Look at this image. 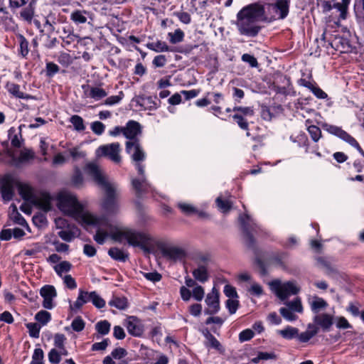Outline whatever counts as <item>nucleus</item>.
Listing matches in <instances>:
<instances>
[{"label": "nucleus", "instance_id": "nucleus-22", "mask_svg": "<svg viewBox=\"0 0 364 364\" xmlns=\"http://www.w3.org/2000/svg\"><path fill=\"white\" fill-rule=\"evenodd\" d=\"M308 304L311 311L316 314V315L319 314L320 311L325 310L328 306V303L323 298L317 296H310L308 298Z\"/></svg>", "mask_w": 364, "mask_h": 364}, {"label": "nucleus", "instance_id": "nucleus-9", "mask_svg": "<svg viewBox=\"0 0 364 364\" xmlns=\"http://www.w3.org/2000/svg\"><path fill=\"white\" fill-rule=\"evenodd\" d=\"M321 127L324 130L328 132L329 134L338 136V138L347 142L353 147L355 148L358 151V152L364 157V151L360 146L359 144L355 140V139L350 136L346 131L343 130L341 127L328 124L327 123H323L321 124Z\"/></svg>", "mask_w": 364, "mask_h": 364}, {"label": "nucleus", "instance_id": "nucleus-46", "mask_svg": "<svg viewBox=\"0 0 364 364\" xmlns=\"http://www.w3.org/2000/svg\"><path fill=\"white\" fill-rule=\"evenodd\" d=\"M31 337L37 338L40 335L41 325L37 323H28L26 324Z\"/></svg>", "mask_w": 364, "mask_h": 364}, {"label": "nucleus", "instance_id": "nucleus-10", "mask_svg": "<svg viewBox=\"0 0 364 364\" xmlns=\"http://www.w3.org/2000/svg\"><path fill=\"white\" fill-rule=\"evenodd\" d=\"M121 148L117 142L100 146L95 151L97 158L106 157L115 164L121 161Z\"/></svg>", "mask_w": 364, "mask_h": 364}, {"label": "nucleus", "instance_id": "nucleus-15", "mask_svg": "<svg viewBox=\"0 0 364 364\" xmlns=\"http://www.w3.org/2000/svg\"><path fill=\"white\" fill-rule=\"evenodd\" d=\"M124 326L128 333L134 337H141L144 332L143 321L134 316H128L124 322Z\"/></svg>", "mask_w": 364, "mask_h": 364}, {"label": "nucleus", "instance_id": "nucleus-37", "mask_svg": "<svg viewBox=\"0 0 364 364\" xmlns=\"http://www.w3.org/2000/svg\"><path fill=\"white\" fill-rule=\"evenodd\" d=\"M87 11L77 10L71 14L70 18L77 24L85 23L87 20Z\"/></svg>", "mask_w": 364, "mask_h": 364}, {"label": "nucleus", "instance_id": "nucleus-64", "mask_svg": "<svg viewBox=\"0 0 364 364\" xmlns=\"http://www.w3.org/2000/svg\"><path fill=\"white\" fill-rule=\"evenodd\" d=\"M109 339H105L101 342L95 343L92 346V350L95 351L104 350L109 345Z\"/></svg>", "mask_w": 364, "mask_h": 364}, {"label": "nucleus", "instance_id": "nucleus-61", "mask_svg": "<svg viewBox=\"0 0 364 364\" xmlns=\"http://www.w3.org/2000/svg\"><path fill=\"white\" fill-rule=\"evenodd\" d=\"M267 320L274 325H279L282 323L281 317L276 312H271L268 314Z\"/></svg>", "mask_w": 364, "mask_h": 364}, {"label": "nucleus", "instance_id": "nucleus-3", "mask_svg": "<svg viewBox=\"0 0 364 364\" xmlns=\"http://www.w3.org/2000/svg\"><path fill=\"white\" fill-rule=\"evenodd\" d=\"M50 196L51 203L55 200L58 208L64 215L73 218L86 229L92 228L97 230L105 215H97L85 210L76 196L69 191H61L54 198L50 195Z\"/></svg>", "mask_w": 364, "mask_h": 364}, {"label": "nucleus", "instance_id": "nucleus-50", "mask_svg": "<svg viewBox=\"0 0 364 364\" xmlns=\"http://www.w3.org/2000/svg\"><path fill=\"white\" fill-rule=\"evenodd\" d=\"M92 304L98 308L101 309L105 306V301L95 291H92Z\"/></svg>", "mask_w": 364, "mask_h": 364}, {"label": "nucleus", "instance_id": "nucleus-62", "mask_svg": "<svg viewBox=\"0 0 364 364\" xmlns=\"http://www.w3.org/2000/svg\"><path fill=\"white\" fill-rule=\"evenodd\" d=\"M167 62V59L164 55H156L153 60V65L157 68L164 67Z\"/></svg>", "mask_w": 364, "mask_h": 364}, {"label": "nucleus", "instance_id": "nucleus-39", "mask_svg": "<svg viewBox=\"0 0 364 364\" xmlns=\"http://www.w3.org/2000/svg\"><path fill=\"white\" fill-rule=\"evenodd\" d=\"M168 38L172 44H176L183 41L184 33L180 28L174 31V32H170L168 33Z\"/></svg>", "mask_w": 364, "mask_h": 364}, {"label": "nucleus", "instance_id": "nucleus-28", "mask_svg": "<svg viewBox=\"0 0 364 364\" xmlns=\"http://www.w3.org/2000/svg\"><path fill=\"white\" fill-rule=\"evenodd\" d=\"M192 273L195 279L202 283L208 281L209 278L207 267L204 264H199L196 269L193 270Z\"/></svg>", "mask_w": 364, "mask_h": 364}, {"label": "nucleus", "instance_id": "nucleus-21", "mask_svg": "<svg viewBox=\"0 0 364 364\" xmlns=\"http://www.w3.org/2000/svg\"><path fill=\"white\" fill-rule=\"evenodd\" d=\"M82 88L85 97H90L95 100H99L107 95L105 90L98 87H90L88 85H83Z\"/></svg>", "mask_w": 364, "mask_h": 364}, {"label": "nucleus", "instance_id": "nucleus-49", "mask_svg": "<svg viewBox=\"0 0 364 364\" xmlns=\"http://www.w3.org/2000/svg\"><path fill=\"white\" fill-rule=\"evenodd\" d=\"M109 304L122 310L127 307V301L124 298H114L109 302Z\"/></svg>", "mask_w": 364, "mask_h": 364}, {"label": "nucleus", "instance_id": "nucleus-23", "mask_svg": "<svg viewBox=\"0 0 364 364\" xmlns=\"http://www.w3.org/2000/svg\"><path fill=\"white\" fill-rule=\"evenodd\" d=\"M92 291L88 292L80 289L77 300L70 304V309L73 311L80 309L85 304L92 302Z\"/></svg>", "mask_w": 364, "mask_h": 364}, {"label": "nucleus", "instance_id": "nucleus-63", "mask_svg": "<svg viewBox=\"0 0 364 364\" xmlns=\"http://www.w3.org/2000/svg\"><path fill=\"white\" fill-rule=\"evenodd\" d=\"M48 359L50 363H58L61 358L60 357V353L56 349H52L48 353Z\"/></svg>", "mask_w": 364, "mask_h": 364}, {"label": "nucleus", "instance_id": "nucleus-60", "mask_svg": "<svg viewBox=\"0 0 364 364\" xmlns=\"http://www.w3.org/2000/svg\"><path fill=\"white\" fill-rule=\"evenodd\" d=\"M204 289L201 286L196 285L193 289V296L197 301H201L204 297Z\"/></svg>", "mask_w": 364, "mask_h": 364}, {"label": "nucleus", "instance_id": "nucleus-24", "mask_svg": "<svg viewBox=\"0 0 364 364\" xmlns=\"http://www.w3.org/2000/svg\"><path fill=\"white\" fill-rule=\"evenodd\" d=\"M8 136L11 140L12 146L19 148L23 141L21 126H19L18 127H11L8 131Z\"/></svg>", "mask_w": 364, "mask_h": 364}, {"label": "nucleus", "instance_id": "nucleus-34", "mask_svg": "<svg viewBox=\"0 0 364 364\" xmlns=\"http://www.w3.org/2000/svg\"><path fill=\"white\" fill-rule=\"evenodd\" d=\"M108 254L112 259L120 262H124L128 258V255L117 247L110 248Z\"/></svg>", "mask_w": 364, "mask_h": 364}, {"label": "nucleus", "instance_id": "nucleus-38", "mask_svg": "<svg viewBox=\"0 0 364 364\" xmlns=\"http://www.w3.org/2000/svg\"><path fill=\"white\" fill-rule=\"evenodd\" d=\"M309 124L310 120L307 119L306 121V125L308 126L307 130L313 141L317 142L321 136V131L318 127L315 125H309Z\"/></svg>", "mask_w": 364, "mask_h": 364}, {"label": "nucleus", "instance_id": "nucleus-51", "mask_svg": "<svg viewBox=\"0 0 364 364\" xmlns=\"http://www.w3.org/2000/svg\"><path fill=\"white\" fill-rule=\"evenodd\" d=\"M43 351L41 348H36L34 350L33 356H32V361L31 364H43Z\"/></svg>", "mask_w": 364, "mask_h": 364}, {"label": "nucleus", "instance_id": "nucleus-33", "mask_svg": "<svg viewBox=\"0 0 364 364\" xmlns=\"http://www.w3.org/2000/svg\"><path fill=\"white\" fill-rule=\"evenodd\" d=\"M215 202L219 210L224 213H228L232 208V203L222 196H218Z\"/></svg>", "mask_w": 364, "mask_h": 364}, {"label": "nucleus", "instance_id": "nucleus-27", "mask_svg": "<svg viewBox=\"0 0 364 364\" xmlns=\"http://www.w3.org/2000/svg\"><path fill=\"white\" fill-rule=\"evenodd\" d=\"M177 207L181 210V211L187 215H191L193 214H198L199 216L203 217L205 214L203 212L198 211V209L194 207L193 205L186 203V202H179L177 204Z\"/></svg>", "mask_w": 364, "mask_h": 364}, {"label": "nucleus", "instance_id": "nucleus-11", "mask_svg": "<svg viewBox=\"0 0 364 364\" xmlns=\"http://www.w3.org/2000/svg\"><path fill=\"white\" fill-rule=\"evenodd\" d=\"M9 6L15 11L23 7L20 11V17L28 22H31L34 15V4L31 0H9Z\"/></svg>", "mask_w": 364, "mask_h": 364}, {"label": "nucleus", "instance_id": "nucleus-29", "mask_svg": "<svg viewBox=\"0 0 364 364\" xmlns=\"http://www.w3.org/2000/svg\"><path fill=\"white\" fill-rule=\"evenodd\" d=\"M70 183L73 186L80 188L84 186L85 178L79 167L75 166Z\"/></svg>", "mask_w": 364, "mask_h": 364}, {"label": "nucleus", "instance_id": "nucleus-45", "mask_svg": "<svg viewBox=\"0 0 364 364\" xmlns=\"http://www.w3.org/2000/svg\"><path fill=\"white\" fill-rule=\"evenodd\" d=\"M70 122L73 125L75 129L78 132H82L85 129L83 119L78 115H73L70 117Z\"/></svg>", "mask_w": 364, "mask_h": 364}, {"label": "nucleus", "instance_id": "nucleus-30", "mask_svg": "<svg viewBox=\"0 0 364 364\" xmlns=\"http://www.w3.org/2000/svg\"><path fill=\"white\" fill-rule=\"evenodd\" d=\"M298 332V328L291 326H287L284 328L278 330L277 331V334L281 336L283 338L287 340H291L293 338H297Z\"/></svg>", "mask_w": 364, "mask_h": 364}, {"label": "nucleus", "instance_id": "nucleus-1", "mask_svg": "<svg viewBox=\"0 0 364 364\" xmlns=\"http://www.w3.org/2000/svg\"><path fill=\"white\" fill-rule=\"evenodd\" d=\"M108 237L119 242L126 240L130 246L140 247L145 252H149L155 244L154 237L149 232L112 223L105 215L94 238L102 245Z\"/></svg>", "mask_w": 364, "mask_h": 364}, {"label": "nucleus", "instance_id": "nucleus-36", "mask_svg": "<svg viewBox=\"0 0 364 364\" xmlns=\"http://www.w3.org/2000/svg\"><path fill=\"white\" fill-rule=\"evenodd\" d=\"M6 89L11 95L17 98H26L24 93L20 90V86L14 82H7Z\"/></svg>", "mask_w": 364, "mask_h": 364}, {"label": "nucleus", "instance_id": "nucleus-16", "mask_svg": "<svg viewBox=\"0 0 364 364\" xmlns=\"http://www.w3.org/2000/svg\"><path fill=\"white\" fill-rule=\"evenodd\" d=\"M205 301L208 306L205 314H215L219 311V294L215 288H213L211 292L208 294Z\"/></svg>", "mask_w": 364, "mask_h": 364}, {"label": "nucleus", "instance_id": "nucleus-32", "mask_svg": "<svg viewBox=\"0 0 364 364\" xmlns=\"http://www.w3.org/2000/svg\"><path fill=\"white\" fill-rule=\"evenodd\" d=\"M147 48L156 53L168 52L171 50L166 43L161 41L149 43L147 44Z\"/></svg>", "mask_w": 364, "mask_h": 364}, {"label": "nucleus", "instance_id": "nucleus-44", "mask_svg": "<svg viewBox=\"0 0 364 364\" xmlns=\"http://www.w3.org/2000/svg\"><path fill=\"white\" fill-rule=\"evenodd\" d=\"M279 313L287 321L292 322L298 318L296 314L286 306L280 308Z\"/></svg>", "mask_w": 364, "mask_h": 364}, {"label": "nucleus", "instance_id": "nucleus-42", "mask_svg": "<svg viewBox=\"0 0 364 364\" xmlns=\"http://www.w3.org/2000/svg\"><path fill=\"white\" fill-rule=\"evenodd\" d=\"M53 269L58 276L63 277V273H67L70 270L71 264L69 262L63 261L59 264H55L53 267Z\"/></svg>", "mask_w": 364, "mask_h": 364}, {"label": "nucleus", "instance_id": "nucleus-17", "mask_svg": "<svg viewBox=\"0 0 364 364\" xmlns=\"http://www.w3.org/2000/svg\"><path fill=\"white\" fill-rule=\"evenodd\" d=\"M40 294L43 298V306L47 309H52L54 306L53 300L57 296L55 287L45 285L40 289Z\"/></svg>", "mask_w": 364, "mask_h": 364}, {"label": "nucleus", "instance_id": "nucleus-57", "mask_svg": "<svg viewBox=\"0 0 364 364\" xmlns=\"http://www.w3.org/2000/svg\"><path fill=\"white\" fill-rule=\"evenodd\" d=\"M55 224L56 228L58 229H60V230L72 227V225L69 224L68 221L63 217L55 218Z\"/></svg>", "mask_w": 364, "mask_h": 364}, {"label": "nucleus", "instance_id": "nucleus-2", "mask_svg": "<svg viewBox=\"0 0 364 364\" xmlns=\"http://www.w3.org/2000/svg\"><path fill=\"white\" fill-rule=\"evenodd\" d=\"M16 187H17L20 196L28 203L44 212L51 210V198L48 193L38 191L28 183H18L10 174L0 178V193L5 202L13 199Z\"/></svg>", "mask_w": 364, "mask_h": 364}, {"label": "nucleus", "instance_id": "nucleus-54", "mask_svg": "<svg viewBox=\"0 0 364 364\" xmlns=\"http://www.w3.org/2000/svg\"><path fill=\"white\" fill-rule=\"evenodd\" d=\"M124 97V93L120 91L117 95H113L107 97L105 100V104L107 105H114L118 104Z\"/></svg>", "mask_w": 364, "mask_h": 364}, {"label": "nucleus", "instance_id": "nucleus-26", "mask_svg": "<svg viewBox=\"0 0 364 364\" xmlns=\"http://www.w3.org/2000/svg\"><path fill=\"white\" fill-rule=\"evenodd\" d=\"M58 234L62 240L70 242L79 235L80 231L76 227L73 225L67 229L60 230Z\"/></svg>", "mask_w": 364, "mask_h": 364}, {"label": "nucleus", "instance_id": "nucleus-14", "mask_svg": "<svg viewBox=\"0 0 364 364\" xmlns=\"http://www.w3.org/2000/svg\"><path fill=\"white\" fill-rule=\"evenodd\" d=\"M232 111L236 112L233 118L238 126L242 129H247V119L254 115L253 109L250 107H235Z\"/></svg>", "mask_w": 364, "mask_h": 364}, {"label": "nucleus", "instance_id": "nucleus-20", "mask_svg": "<svg viewBox=\"0 0 364 364\" xmlns=\"http://www.w3.org/2000/svg\"><path fill=\"white\" fill-rule=\"evenodd\" d=\"M9 219L14 223L24 228L28 232L31 229L26 223L24 218L18 212L16 206L14 204L11 205L9 208Z\"/></svg>", "mask_w": 364, "mask_h": 364}, {"label": "nucleus", "instance_id": "nucleus-5", "mask_svg": "<svg viewBox=\"0 0 364 364\" xmlns=\"http://www.w3.org/2000/svg\"><path fill=\"white\" fill-rule=\"evenodd\" d=\"M84 171L105 191L102 202L103 209L107 213H116L119 210L117 202L119 190L117 184L107 176L102 168L96 162L86 163Z\"/></svg>", "mask_w": 364, "mask_h": 364}, {"label": "nucleus", "instance_id": "nucleus-13", "mask_svg": "<svg viewBox=\"0 0 364 364\" xmlns=\"http://www.w3.org/2000/svg\"><path fill=\"white\" fill-rule=\"evenodd\" d=\"M240 220L244 228L245 243L247 246L251 247L254 243L252 232H257L259 227L254 220L247 214L240 216Z\"/></svg>", "mask_w": 364, "mask_h": 364}, {"label": "nucleus", "instance_id": "nucleus-7", "mask_svg": "<svg viewBox=\"0 0 364 364\" xmlns=\"http://www.w3.org/2000/svg\"><path fill=\"white\" fill-rule=\"evenodd\" d=\"M257 9L262 13V21H272L276 19H283L289 13V1L278 0L275 4H261L255 3Z\"/></svg>", "mask_w": 364, "mask_h": 364}, {"label": "nucleus", "instance_id": "nucleus-25", "mask_svg": "<svg viewBox=\"0 0 364 364\" xmlns=\"http://www.w3.org/2000/svg\"><path fill=\"white\" fill-rule=\"evenodd\" d=\"M318 332V327L315 324L309 323L306 331L301 333H298L297 338L301 342H307Z\"/></svg>", "mask_w": 364, "mask_h": 364}, {"label": "nucleus", "instance_id": "nucleus-47", "mask_svg": "<svg viewBox=\"0 0 364 364\" xmlns=\"http://www.w3.org/2000/svg\"><path fill=\"white\" fill-rule=\"evenodd\" d=\"M110 326V323L107 321L104 320L97 322L95 325V328L99 333L107 335L109 332Z\"/></svg>", "mask_w": 364, "mask_h": 364}, {"label": "nucleus", "instance_id": "nucleus-56", "mask_svg": "<svg viewBox=\"0 0 364 364\" xmlns=\"http://www.w3.org/2000/svg\"><path fill=\"white\" fill-rule=\"evenodd\" d=\"M18 39H19V44H20V53L22 56L25 57L28 53V43L23 36H20L18 37Z\"/></svg>", "mask_w": 364, "mask_h": 364}, {"label": "nucleus", "instance_id": "nucleus-12", "mask_svg": "<svg viewBox=\"0 0 364 364\" xmlns=\"http://www.w3.org/2000/svg\"><path fill=\"white\" fill-rule=\"evenodd\" d=\"M159 247L163 257L171 262L181 261L186 256L185 250L178 246L162 243Z\"/></svg>", "mask_w": 364, "mask_h": 364}, {"label": "nucleus", "instance_id": "nucleus-48", "mask_svg": "<svg viewBox=\"0 0 364 364\" xmlns=\"http://www.w3.org/2000/svg\"><path fill=\"white\" fill-rule=\"evenodd\" d=\"M90 129L95 134L100 136L105 130V125L100 121H95L90 124Z\"/></svg>", "mask_w": 364, "mask_h": 364}, {"label": "nucleus", "instance_id": "nucleus-52", "mask_svg": "<svg viewBox=\"0 0 364 364\" xmlns=\"http://www.w3.org/2000/svg\"><path fill=\"white\" fill-rule=\"evenodd\" d=\"M334 320L336 326L338 328L348 329L352 328L351 325L343 316H338Z\"/></svg>", "mask_w": 364, "mask_h": 364}, {"label": "nucleus", "instance_id": "nucleus-31", "mask_svg": "<svg viewBox=\"0 0 364 364\" xmlns=\"http://www.w3.org/2000/svg\"><path fill=\"white\" fill-rule=\"evenodd\" d=\"M203 334L206 339L205 343L206 346L211 347L219 351L222 350L220 342L208 330L203 331Z\"/></svg>", "mask_w": 364, "mask_h": 364}, {"label": "nucleus", "instance_id": "nucleus-4", "mask_svg": "<svg viewBox=\"0 0 364 364\" xmlns=\"http://www.w3.org/2000/svg\"><path fill=\"white\" fill-rule=\"evenodd\" d=\"M141 134V126L137 122L130 120L124 127V136L134 141H128L126 143V151L131 154L132 160L136 163V168L140 176L132 180V186L138 195H141L148 191L149 184L144 178V166L140 162L145 159V153L142 150L139 141L135 139Z\"/></svg>", "mask_w": 364, "mask_h": 364}, {"label": "nucleus", "instance_id": "nucleus-18", "mask_svg": "<svg viewBox=\"0 0 364 364\" xmlns=\"http://www.w3.org/2000/svg\"><path fill=\"white\" fill-rule=\"evenodd\" d=\"M3 145L6 146V154L11 158L15 163H23L33 159L34 153L30 149H23L21 151L20 154L16 155L11 149L7 147V142H4Z\"/></svg>", "mask_w": 364, "mask_h": 364}, {"label": "nucleus", "instance_id": "nucleus-53", "mask_svg": "<svg viewBox=\"0 0 364 364\" xmlns=\"http://www.w3.org/2000/svg\"><path fill=\"white\" fill-rule=\"evenodd\" d=\"M58 61L63 66L67 67L73 63V58L70 54L61 53L58 57Z\"/></svg>", "mask_w": 364, "mask_h": 364}, {"label": "nucleus", "instance_id": "nucleus-43", "mask_svg": "<svg viewBox=\"0 0 364 364\" xmlns=\"http://www.w3.org/2000/svg\"><path fill=\"white\" fill-rule=\"evenodd\" d=\"M68 152L74 161L85 159L87 156V153L78 146L70 149Z\"/></svg>", "mask_w": 364, "mask_h": 364}, {"label": "nucleus", "instance_id": "nucleus-19", "mask_svg": "<svg viewBox=\"0 0 364 364\" xmlns=\"http://www.w3.org/2000/svg\"><path fill=\"white\" fill-rule=\"evenodd\" d=\"M314 324L320 326L323 331H328L333 323V316L329 314H319L314 316Z\"/></svg>", "mask_w": 364, "mask_h": 364}, {"label": "nucleus", "instance_id": "nucleus-41", "mask_svg": "<svg viewBox=\"0 0 364 364\" xmlns=\"http://www.w3.org/2000/svg\"><path fill=\"white\" fill-rule=\"evenodd\" d=\"M247 290L252 296H260L263 294V289L262 286L255 282H250V283L246 286Z\"/></svg>", "mask_w": 364, "mask_h": 364}, {"label": "nucleus", "instance_id": "nucleus-59", "mask_svg": "<svg viewBox=\"0 0 364 364\" xmlns=\"http://www.w3.org/2000/svg\"><path fill=\"white\" fill-rule=\"evenodd\" d=\"M71 326L74 331L79 332L85 328V322L80 317H77L73 321Z\"/></svg>", "mask_w": 364, "mask_h": 364}, {"label": "nucleus", "instance_id": "nucleus-8", "mask_svg": "<svg viewBox=\"0 0 364 364\" xmlns=\"http://www.w3.org/2000/svg\"><path fill=\"white\" fill-rule=\"evenodd\" d=\"M269 286L271 290L282 301L298 294L300 290L295 282H282L280 280H274L269 283Z\"/></svg>", "mask_w": 364, "mask_h": 364}, {"label": "nucleus", "instance_id": "nucleus-6", "mask_svg": "<svg viewBox=\"0 0 364 364\" xmlns=\"http://www.w3.org/2000/svg\"><path fill=\"white\" fill-rule=\"evenodd\" d=\"M262 13L257 9L255 4L243 7L237 14L236 26L241 35L249 37L256 36L260 27L257 22L262 21Z\"/></svg>", "mask_w": 364, "mask_h": 364}, {"label": "nucleus", "instance_id": "nucleus-55", "mask_svg": "<svg viewBox=\"0 0 364 364\" xmlns=\"http://www.w3.org/2000/svg\"><path fill=\"white\" fill-rule=\"evenodd\" d=\"M255 336L253 330L247 328L241 331L239 334V340L241 342L247 341L252 339Z\"/></svg>", "mask_w": 364, "mask_h": 364}, {"label": "nucleus", "instance_id": "nucleus-58", "mask_svg": "<svg viewBox=\"0 0 364 364\" xmlns=\"http://www.w3.org/2000/svg\"><path fill=\"white\" fill-rule=\"evenodd\" d=\"M239 306V301L235 299H229L226 301V307L228 308L230 314H235Z\"/></svg>", "mask_w": 364, "mask_h": 364}, {"label": "nucleus", "instance_id": "nucleus-35", "mask_svg": "<svg viewBox=\"0 0 364 364\" xmlns=\"http://www.w3.org/2000/svg\"><path fill=\"white\" fill-rule=\"evenodd\" d=\"M285 306L296 314H302L304 309L301 304V299L299 297L295 298L291 301H287L285 302Z\"/></svg>", "mask_w": 364, "mask_h": 364}, {"label": "nucleus", "instance_id": "nucleus-40", "mask_svg": "<svg viewBox=\"0 0 364 364\" xmlns=\"http://www.w3.org/2000/svg\"><path fill=\"white\" fill-rule=\"evenodd\" d=\"M35 319L41 326H46L51 320V314L45 310L38 311L36 316Z\"/></svg>", "mask_w": 364, "mask_h": 364}]
</instances>
